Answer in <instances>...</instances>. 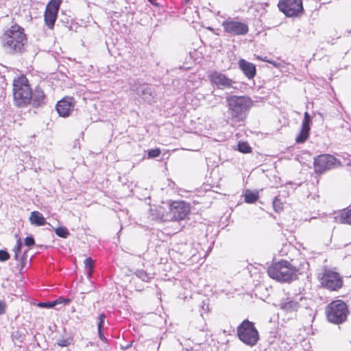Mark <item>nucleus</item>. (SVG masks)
Listing matches in <instances>:
<instances>
[{"instance_id":"412c9836","label":"nucleus","mask_w":351,"mask_h":351,"mask_svg":"<svg viewBox=\"0 0 351 351\" xmlns=\"http://www.w3.org/2000/svg\"><path fill=\"white\" fill-rule=\"evenodd\" d=\"M29 221L32 224H34L38 226H41L46 224L45 218L38 211H33L31 213Z\"/></svg>"},{"instance_id":"cd10ccee","label":"nucleus","mask_w":351,"mask_h":351,"mask_svg":"<svg viewBox=\"0 0 351 351\" xmlns=\"http://www.w3.org/2000/svg\"><path fill=\"white\" fill-rule=\"evenodd\" d=\"M274 208L276 212H279L282 209V203L278 197H275L273 200Z\"/></svg>"},{"instance_id":"473e14b6","label":"nucleus","mask_w":351,"mask_h":351,"mask_svg":"<svg viewBox=\"0 0 351 351\" xmlns=\"http://www.w3.org/2000/svg\"><path fill=\"white\" fill-rule=\"evenodd\" d=\"M55 302L53 301L48 302H40L38 304V306L40 307L45 308H53L55 306Z\"/></svg>"},{"instance_id":"c756f323","label":"nucleus","mask_w":351,"mask_h":351,"mask_svg":"<svg viewBox=\"0 0 351 351\" xmlns=\"http://www.w3.org/2000/svg\"><path fill=\"white\" fill-rule=\"evenodd\" d=\"M9 253L5 250H0V261H5L10 258Z\"/></svg>"},{"instance_id":"a19ab883","label":"nucleus","mask_w":351,"mask_h":351,"mask_svg":"<svg viewBox=\"0 0 351 351\" xmlns=\"http://www.w3.org/2000/svg\"><path fill=\"white\" fill-rule=\"evenodd\" d=\"M18 257H19V254H14V258H15L16 260H18Z\"/></svg>"},{"instance_id":"423d86ee","label":"nucleus","mask_w":351,"mask_h":351,"mask_svg":"<svg viewBox=\"0 0 351 351\" xmlns=\"http://www.w3.org/2000/svg\"><path fill=\"white\" fill-rule=\"evenodd\" d=\"M221 26L223 31L230 36H245L249 32V27L246 23L228 18L223 21Z\"/></svg>"},{"instance_id":"4c0bfd02","label":"nucleus","mask_w":351,"mask_h":351,"mask_svg":"<svg viewBox=\"0 0 351 351\" xmlns=\"http://www.w3.org/2000/svg\"><path fill=\"white\" fill-rule=\"evenodd\" d=\"M59 117L66 118L70 116L71 111H57Z\"/></svg>"},{"instance_id":"393cba45","label":"nucleus","mask_w":351,"mask_h":351,"mask_svg":"<svg viewBox=\"0 0 351 351\" xmlns=\"http://www.w3.org/2000/svg\"><path fill=\"white\" fill-rule=\"evenodd\" d=\"M56 234L62 238L66 239L69 234L68 230L64 227H59L55 230Z\"/></svg>"},{"instance_id":"b1692460","label":"nucleus","mask_w":351,"mask_h":351,"mask_svg":"<svg viewBox=\"0 0 351 351\" xmlns=\"http://www.w3.org/2000/svg\"><path fill=\"white\" fill-rule=\"evenodd\" d=\"M136 276L144 282H148L150 279L148 274L143 269L136 270L135 272Z\"/></svg>"},{"instance_id":"f3484780","label":"nucleus","mask_w":351,"mask_h":351,"mask_svg":"<svg viewBox=\"0 0 351 351\" xmlns=\"http://www.w3.org/2000/svg\"><path fill=\"white\" fill-rule=\"evenodd\" d=\"M328 220L338 223H346L351 225V208L343 210L340 213L330 215L328 217Z\"/></svg>"},{"instance_id":"58836bf2","label":"nucleus","mask_w":351,"mask_h":351,"mask_svg":"<svg viewBox=\"0 0 351 351\" xmlns=\"http://www.w3.org/2000/svg\"><path fill=\"white\" fill-rule=\"evenodd\" d=\"M69 341L66 339H61L58 341V344L61 347H65L69 345Z\"/></svg>"},{"instance_id":"a878e982","label":"nucleus","mask_w":351,"mask_h":351,"mask_svg":"<svg viewBox=\"0 0 351 351\" xmlns=\"http://www.w3.org/2000/svg\"><path fill=\"white\" fill-rule=\"evenodd\" d=\"M238 150L242 153H250L251 152V147L245 142H239L238 144Z\"/></svg>"},{"instance_id":"ea45409f","label":"nucleus","mask_w":351,"mask_h":351,"mask_svg":"<svg viewBox=\"0 0 351 351\" xmlns=\"http://www.w3.org/2000/svg\"><path fill=\"white\" fill-rule=\"evenodd\" d=\"M102 329H100V330H98V333H99V336L100 337L101 339H105L104 337V335L102 333V331H101Z\"/></svg>"},{"instance_id":"a211bd4d","label":"nucleus","mask_w":351,"mask_h":351,"mask_svg":"<svg viewBox=\"0 0 351 351\" xmlns=\"http://www.w3.org/2000/svg\"><path fill=\"white\" fill-rule=\"evenodd\" d=\"M45 95L44 91L39 87H36L32 91L30 104L34 108H41L45 104Z\"/></svg>"},{"instance_id":"c9c22d12","label":"nucleus","mask_w":351,"mask_h":351,"mask_svg":"<svg viewBox=\"0 0 351 351\" xmlns=\"http://www.w3.org/2000/svg\"><path fill=\"white\" fill-rule=\"evenodd\" d=\"M21 247H22V243L20 241V239H19L17 241L16 245L14 248V254H19V252H21Z\"/></svg>"},{"instance_id":"c85d7f7f","label":"nucleus","mask_w":351,"mask_h":351,"mask_svg":"<svg viewBox=\"0 0 351 351\" xmlns=\"http://www.w3.org/2000/svg\"><path fill=\"white\" fill-rule=\"evenodd\" d=\"M245 111H237V110H235V111H231V114L232 116V117H238V121L239 120H242L243 119V117L245 116Z\"/></svg>"},{"instance_id":"4be33fe9","label":"nucleus","mask_w":351,"mask_h":351,"mask_svg":"<svg viewBox=\"0 0 351 351\" xmlns=\"http://www.w3.org/2000/svg\"><path fill=\"white\" fill-rule=\"evenodd\" d=\"M258 199V193L253 192L250 190H247L244 195V200L249 204L254 203Z\"/></svg>"},{"instance_id":"9b49d317","label":"nucleus","mask_w":351,"mask_h":351,"mask_svg":"<svg viewBox=\"0 0 351 351\" xmlns=\"http://www.w3.org/2000/svg\"><path fill=\"white\" fill-rule=\"evenodd\" d=\"M60 5V0H51L47 5L45 12V22L50 29L54 27Z\"/></svg>"},{"instance_id":"ddd939ff","label":"nucleus","mask_w":351,"mask_h":351,"mask_svg":"<svg viewBox=\"0 0 351 351\" xmlns=\"http://www.w3.org/2000/svg\"><path fill=\"white\" fill-rule=\"evenodd\" d=\"M208 78L211 84L217 86L218 88H230L233 86L234 81L222 73L211 71L208 74Z\"/></svg>"},{"instance_id":"1a4fd4ad","label":"nucleus","mask_w":351,"mask_h":351,"mask_svg":"<svg viewBox=\"0 0 351 351\" xmlns=\"http://www.w3.org/2000/svg\"><path fill=\"white\" fill-rule=\"evenodd\" d=\"M190 207L183 201L173 202L169 205L165 220L180 221L184 219L189 213Z\"/></svg>"},{"instance_id":"5701e85b","label":"nucleus","mask_w":351,"mask_h":351,"mask_svg":"<svg viewBox=\"0 0 351 351\" xmlns=\"http://www.w3.org/2000/svg\"><path fill=\"white\" fill-rule=\"evenodd\" d=\"M94 262V260L92 259L90 257L86 258L84 261V266L88 271L87 277L88 278H91L92 274L93 273Z\"/></svg>"},{"instance_id":"79ce46f5","label":"nucleus","mask_w":351,"mask_h":351,"mask_svg":"<svg viewBox=\"0 0 351 351\" xmlns=\"http://www.w3.org/2000/svg\"><path fill=\"white\" fill-rule=\"evenodd\" d=\"M186 351H189V350H186Z\"/></svg>"},{"instance_id":"39448f33","label":"nucleus","mask_w":351,"mask_h":351,"mask_svg":"<svg viewBox=\"0 0 351 351\" xmlns=\"http://www.w3.org/2000/svg\"><path fill=\"white\" fill-rule=\"evenodd\" d=\"M348 313L347 304L340 300L331 302L326 308L328 320L335 324L344 322L347 319Z\"/></svg>"},{"instance_id":"6ab92c4d","label":"nucleus","mask_w":351,"mask_h":351,"mask_svg":"<svg viewBox=\"0 0 351 351\" xmlns=\"http://www.w3.org/2000/svg\"><path fill=\"white\" fill-rule=\"evenodd\" d=\"M278 306L280 309L289 313L296 312L300 307L299 302L297 300H291L290 298L281 302Z\"/></svg>"},{"instance_id":"e433bc0d","label":"nucleus","mask_w":351,"mask_h":351,"mask_svg":"<svg viewBox=\"0 0 351 351\" xmlns=\"http://www.w3.org/2000/svg\"><path fill=\"white\" fill-rule=\"evenodd\" d=\"M6 309V304L2 301L0 300V315H3L5 313Z\"/></svg>"},{"instance_id":"7c9ffc66","label":"nucleus","mask_w":351,"mask_h":351,"mask_svg":"<svg viewBox=\"0 0 351 351\" xmlns=\"http://www.w3.org/2000/svg\"><path fill=\"white\" fill-rule=\"evenodd\" d=\"M106 315L104 313H101L99 315V322L97 325L98 330H100V329H102L103 325L105 321Z\"/></svg>"},{"instance_id":"f8f14e48","label":"nucleus","mask_w":351,"mask_h":351,"mask_svg":"<svg viewBox=\"0 0 351 351\" xmlns=\"http://www.w3.org/2000/svg\"><path fill=\"white\" fill-rule=\"evenodd\" d=\"M226 101L230 110H247L253 106L252 100L246 96L230 95Z\"/></svg>"},{"instance_id":"bb28decb","label":"nucleus","mask_w":351,"mask_h":351,"mask_svg":"<svg viewBox=\"0 0 351 351\" xmlns=\"http://www.w3.org/2000/svg\"><path fill=\"white\" fill-rule=\"evenodd\" d=\"M160 149L159 148L152 149L148 151V158H156L160 156Z\"/></svg>"},{"instance_id":"2eb2a0df","label":"nucleus","mask_w":351,"mask_h":351,"mask_svg":"<svg viewBox=\"0 0 351 351\" xmlns=\"http://www.w3.org/2000/svg\"><path fill=\"white\" fill-rule=\"evenodd\" d=\"M134 90L143 100L147 103L154 101L156 95L155 88L148 84H140Z\"/></svg>"},{"instance_id":"2f4dec72","label":"nucleus","mask_w":351,"mask_h":351,"mask_svg":"<svg viewBox=\"0 0 351 351\" xmlns=\"http://www.w3.org/2000/svg\"><path fill=\"white\" fill-rule=\"evenodd\" d=\"M53 302H55V306H56L58 304H67L70 303L71 300L69 298H63L60 297V298H58L57 300H53Z\"/></svg>"},{"instance_id":"aec40b11","label":"nucleus","mask_w":351,"mask_h":351,"mask_svg":"<svg viewBox=\"0 0 351 351\" xmlns=\"http://www.w3.org/2000/svg\"><path fill=\"white\" fill-rule=\"evenodd\" d=\"M75 105V99L72 97H64L58 101L56 106V110H71Z\"/></svg>"},{"instance_id":"4468645a","label":"nucleus","mask_w":351,"mask_h":351,"mask_svg":"<svg viewBox=\"0 0 351 351\" xmlns=\"http://www.w3.org/2000/svg\"><path fill=\"white\" fill-rule=\"evenodd\" d=\"M311 119L312 117L306 111L304 114V119L302 121L300 132L295 138L296 143H303L308 139L311 129L310 125L311 123Z\"/></svg>"},{"instance_id":"72a5a7b5","label":"nucleus","mask_w":351,"mask_h":351,"mask_svg":"<svg viewBox=\"0 0 351 351\" xmlns=\"http://www.w3.org/2000/svg\"><path fill=\"white\" fill-rule=\"evenodd\" d=\"M35 243L34 239L32 237H27L25 239V245L31 247L33 246Z\"/></svg>"},{"instance_id":"f257e3e1","label":"nucleus","mask_w":351,"mask_h":351,"mask_svg":"<svg viewBox=\"0 0 351 351\" xmlns=\"http://www.w3.org/2000/svg\"><path fill=\"white\" fill-rule=\"evenodd\" d=\"M26 43L27 38L23 29L14 25L5 32L3 45L8 53H21Z\"/></svg>"},{"instance_id":"dca6fc26","label":"nucleus","mask_w":351,"mask_h":351,"mask_svg":"<svg viewBox=\"0 0 351 351\" xmlns=\"http://www.w3.org/2000/svg\"><path fill=\"white\" fill-rule=\"evenodd\" d=\"M238 64L239 68L248 80L254 79L256 73V68L254 64L244 59H240Z\"/></svg>"},{"instance_id":"6e6552de","label":"nucleus","mask_w":351,"mask_h":351,"mask_svg":"<svg viewBox=\"0 0 351 351\" xmlns=\"http://www.w3.org/2000/svg\"><path fill=\"white\" fill-rule=\"evenodd\" d=\"M278 7L287 17L299 16L304 11L302 0H279Z\"/></svg>"},{"instance_id":"f03ea898","label":"nucleus","mask_w":351,"mask_h":351,"mask_svg":"<svg viewBox=\"0 0 351 351\" xmlns=\"http://www.w3.org/2000/svg\"><path fill=\"white\" fill-rule=\"evenodd\" d=\"M32 95L27 79L21 76L13 81V96L15 104L19 108H25L31 102Z\"/></svg>"},{"instance_id":"20e7f679","label":"nucleus","mask_w":351,"mask_h":351,"mask_svg":"<svg viewBox=\"0 0 351 351\" xmlns=\"http://www.w3.org/2000/svg\"><path fill=\"white\" fill-rule=\"evenodd\" d=\"M239 339L246 346H254L259 340V334L254 324L248 319L243 320L237 328Z\"/></svg>"},{"instance_id":"0eeeda50","label":"nucleus","mask_w":351,"mask_h":351,"mask_svg":"<svg viewBox=\"0 0 351 351\" xmlns=\"http://www.w3.org/2000/svg\"><path fill=\"white\" fill-rule=\"evenodd\" d=\"M340 165V160L330 154H322L314 158L315 171L317 173H322Z\"/></svg>"},{"instance_id":"9d476101","label":"nucleus","mask_w":351,"mask_h":351,"mask_svg":"<svg viewBox=\"0 0 351 351\" xmlns=\"http://www.w3.org/2000/svg\"><path fill=\"white\" fill-rule=\"evenodd\" d=\"M322 285L331 291H337L341 288L343 280L340 275L329 269H326L319 278Z\"/></svg>"},{"instance_id":"7ed1b4c3","label":"nucleus","mask_w":351,"mask_h":351,"mask_svg":"<svg viewBox=\"0 0 351 351\" xmlns=\"http://www.w3.org/2000/svg\"><path fill=\"white\" fill-rule=\"evenodd\" d=\"M296 269L289 262L280 261L267 269L268 275L279 282H289L297 276Z\"/></svg>"},{"instance_id":"f704fd0d","label":"nucleus","mask_w":351,"mask_h":351,"mask_svg":"<svg viewBox=\"0 0 351 351\" xmlns=\"http://www.w3.org/2000/svg\"><path fill=\"white\" fill-rule=\"evenodd\" d=\"M258 60H261L263 62H268V63H270L271 64H273L274 66L276 67H278V64H277L276 62L273 61V60H268L267 58L265 56L264 58H262V57H260V56H258L257 58Z\"/></svg>"}]
</instances>
